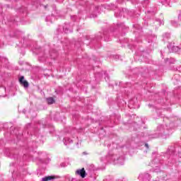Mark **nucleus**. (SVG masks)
<instances>
[{"label": "nucleus", "mask_w": 181, "mask_h": 181, "mask_svg": "<svg viewBox=\"0 0 181 181\" xmlns=\"http://www.w3.org/2000/svg\"><path fill=\"white\" fill-rule=\"evenodd\" d=\"M76 175H78V176H81L82 179H84V177H86V170L84 168H81V170H77L76 171Z\"/></svg>", "instance_id": "1"}, {"label": "nucleus", "mask_w": 181, "mask_h": 181, "mask_svg": "<svg viewBox=\"0 0 181 181\" xmlns=\"http://www.w3.org/2000/svg\"><path fill=\"white\" fill-rule=\"evenodd\" d=\"M25 80V76H21L19 78V82L21 84H23V87H25V88H28V87H29V83L27 82V81H24Z\"/></svg>", "instance_id": "2"}, {"label": "nucleus", "mask_w": 181, "mask_h": 181, "mask_svg": "<svg viewBox=\"0 0 181 181\" xmlns=\"http://www.w3.org/2000/svg\"><path fill=\"white\" fill-rule=\"evenodd\" d=\"M54 179H56V176H54V175H49V176H47V177H45L42 178V181L54 180Z\"/></svg>", "instance_id": "3"}, {"label": "nucleus", "mask_w": 181, "mask_h": 181, "mask_svg": "<svg viewBox=\"0 0 181 181\" xmlns=\"http://www.w3.org/2000/svg\"><path fill=\"white\" fill-rule=\"evenodd\" d=\"M47 104H49V105L54 104L55 100L52 97H50V98H47Z\"/></svg>", "instance_id": "4"}, {"label": "nucleus", "mask_w": 181, "mask_h": 181, "mask_svg": "<svg viewBox=\"0 0 181 181\" xmlns=\"http://www.w3.org/2000/svg\"><path fill=\"white\" fill-rule=\"evenodd\" d=\"M145 146H146V148H147V149H149V145L148 144H146Z\"/></svg>", "instance_id": "5"}]
</instances>
